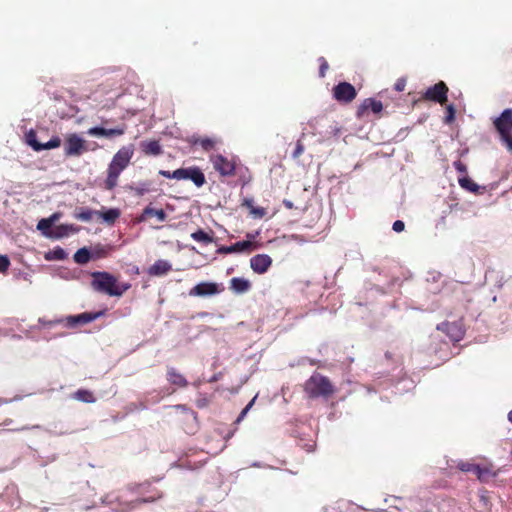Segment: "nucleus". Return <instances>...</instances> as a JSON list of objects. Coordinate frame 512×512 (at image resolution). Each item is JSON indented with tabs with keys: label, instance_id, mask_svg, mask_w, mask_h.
Returning <instances> with one entry per match:
<instances>
[{
	"label": "nucleus",
	"instance_id": "f257e3e1",
	"mask_svg": "<svg viewBox=\"0 0 512 512\" xmlns=\"http://www.w3.org/2000/svg\"><path fill=\"white\" fill-rule=\"evenodd\" d=\"M134 154V148L132 145L123 146L113 156L108 169L107 178L105 180V186L108 190H112L116 187L118 177L122 171L129 165Z\"/></svg>",
	"mask_w": 512,
	"mask_h": 512
},
{
	"label": "nucleus",
	"instance_id": "f03ea898",
	"mask_svg": "<svg viewBox=\"0 0 512 512\" xmlns=\"http://www.w3.org/2000/svg\"><path fill=\"white\" fill-rule=\"evenodd\" d=\"M92 277V287L110 296H121L131 286L129 283H118L117 279L107 272H95Z\"/></svg>",
	"mask_w": 512,
	"mask_h": 512
},
{
	"label": "nucleus",
	"instance_id": "7ed1b4c3",
	"mask_svg": "<svg viewBox=\"0 0 512 512\" xmlns=\"http://www.w3.org/2000/svg\"><path fill=\"white\" fill-rule=\"evenodd\" d=\"M494 124L502 141L506 144L507 148L512 151V109H505L502 114L495 119Z\"/></svg>",
	"mask_w": 512,
	"mask_h": 512
},
{
	"label": "nucleus",
	"instance_id": "20e7f679",
	"mask_svg": "<svg viewBox=\"0 0 512 512\" xmlns=\"http://www.w3.org/2000/svg\"><path fill=\"white\" fill-rule=\"evenodd\" d=\"M305 389L311 396L328 395L332 393L331 384L321 375H313L307 381Z\"/></svg>",
	"mask_w": 512,
	"mask_h": 512
},
{
	"label": "nucleus",
	"instance_id": "39448f33",
	"mask_svg": "<svg viewBox=\"0 0 512 512\" xmlns=\"http://www.w3.org/2000/svg\"><path fill=\"white\" fill-rule=\"evenodd\" d=\"M172 178L177 180H191L197 187L205 183V176L197 167L180 168L172 172Z\"/></svg>",
	"mask_w": 512,
	"mask_h": 512
},
{
	"label": "nucleus",
	"instance_id": "423d86ee",
	"mask_svg": "<svg viewBox=\"0 0 512 512\" xmlns=\"http://www.w3.org/2000/svg\"><path fill=\"white\" fill-rule=\"evenodd\" d=\"M87 151L86 141L78 134H69L66 136L64 152L66 156H79Z\"/></svg>",
	"mask_w": 512,
	"mask_h": 512
},
{
	"label": "nucleus",
	"instance_id": "0eeeda50",
	"mask_svg": "<svg viewBox=\"0 0 512 512\" xmlns=\"http://www.w3.org/2000/svg\"><path fill=\"white\" fill-rule=\"evenodd\" d=\"M224 290L222 284L216 282H200L190 289L189 295L192 297H206L221 293Z\"/></svg>",
	"mask_w": 512,
	"mask_h": 512
},
{
	"label": "nucleus",
	"instance_id": "6e6552de",
	"mask_svg": "<svg viewBox=\"0 0 512 512\" xmlns=\"http://www.w3.org/2000/svg\"><path fill=\"white\" fill-rule=\"evenodd\" d=\"M213 167L223 176H230L235 171V162L233 159H228L223 155H213L210 158Z\"/></svg>",
	"mask_w": 512,
	"mask_h": 512
},
{
	"label": "nucleus",
	"instance_id": "1a4fd4ad",
	"mask_svg": "<svg viewBox=\"0 0 512 512\" xmlns=\"http://www.w3.org/2000/svg\"><path fill=\"white\" fill-rule=\"evenodd\" d=\"M26 139L28 145L31 146L35 151L54 149L61 145V140L57 136L52 137L45 144L39 143L36 139V133L34 131H29L26 135Z\"/></svg>",
	"mask_w": 512,
	"mask_h": 512
},
{
	"label": "nucleus",
	"instance_id": "9d476101",
	"mask_svg": "<svg viewBox=\"0 0 512 512\" xmlns=\"http://www.w3.org/2000/svg\"><path fill=\"white\" fill-rule=\"evenodd\" d=\"M333 96L339 102H351L356 97V90L351 84L342 82L334 87Z\"/></svg>",
	"mask_w": 512,
	"mask_h": 512
},
{
	"label": "nucleus",
	"instance_id": "9b49d317",
	"mask_svg": "<svg viewBox=\"0 0 512 512\" xmlns=\"http://www.w3.org/2000/svg\"><path fill=\"white\" fill-rule=\"evenodd\" d=\"M448 88L444 82H439L427 89L425 98L443 104L447 100Z\"/></svg>",
	"mask_w": 512,
	"mask_h": 512
},
{
	"label": "nucleus",
	"instance_id": "f8f14e48",
	"mask_svg": "<svg viewBox=\"0 0 512 512\" xmlns=\"http://www.w3.org/2000/svg\"><path fill=\"white\" fill-rule=\"evenodd\" d=\"M272 265V259L267 254H257L250 259V267L257 274H263Z\"/></svg>",
	"mask_w": 512,
	"mask_h": 512
},
{
	"label": "nucleus",
	"instance_id": "ddd939ff",
	"mask_svg": "<svg viewBox=\"0 0 512 512\" xmlns=\"http://www.w3.org/2000/svg\"><path fill=\"white\" fill-rule=\"evenodd\" d=\"M258 248H259L258 244L253 243L250 240H245V241L237 242L228 247H223L221 249V251L224 253H241V252H245V251H248V252L254 251Z\"/></svg>",
	"mask_w": 512,
	"mask_h": 512
},
{
	"label": "nucleus",
	"instance_id": "4468645a",
	"mask_svg": "<svg viewBox=\"0 0 512 512\" xmlns=\"http://www.w3.org/2000/svg\"><path fill=\"white\" fill-rule=\"evenodd\" d=\"M87 133L90 136H103V137H112V136H120L125 133V127H117L112 129H105L102 127H92Z\"/></svg>",
	"mask_w": 512,
	"mask_h": 512
},
{
	"label": "nucleus",
	"instance_id": "2eb2a0df",
	"mask_svg": "<svg viewBox=\"0 0 512 512\" xmlns=\"http://www.w3.org/2000/svg\"><path fill=\"white\" fill-rule=\"evenodd\" d=\"M438 328L446 332L453 341L461 340L464 334L462 326L458 323H443Z\"/></svg>",
	"mask_w": 512,
	"mask_h": 512
},
{
	"label": "nucleus",
	"instance_id": "dca6fc26",
	"mask_svg": "<svg viewBox=\"0 0 512 512\" xmlns=\"http://www.w3.org/2000/svg\"><path fill=\"white\" fill-rule=\"evenodd\" d=\"M79 228L73 224H61L53 228L51 239H61L75 234Z\"/></svg>",
	"mask_w": 512,
	"mask_h": 512
},
{
	"label": "nucleus",
	"instance_id": "f3484780",
	"mask_svg": "<svg viewBox=\"0 0 512 512\" xmlns=\"http://www.w3.org/2000/svg\"><path fill=\"white\" fill-rule=\"evenodd\" d=\"M102 315V312L98 313H82L76 316H70L67 318V325L76 326L78 324H86Z\"/></svg>",
	"mask_w": 512,
	"mask_h": 512
},
{
	"label": "nucleus",
	"instance_id": "a211bd4d",
	"mask_svg": "<svg viewBox=\"0 0 512 512\" xmlns=\"http://www.w3.org/2000/svg\"><path fill=\"white\" fill-rule=\"evenodd\" d=\"M171 269L172 265L169 261L160 259L148 268V274L151 276H162L167 274Z\"/></svg>",
	"mask_w": 512,
	"mask_h": 512
},
{
	"label": "nucleus",
	"instance_id": "6ab92c4d",
	"mask_svg": "<svg viewBox=\"0 0 512 512\" xmlns=\"http://www.w3.org/2000/svg\"><path fill=\"white\" fill-rule=\"evenodd\" d=\"M149 217H155L158 221L163 222L166 220L167 215L163 209H155L152 206H147L141 216L139 217V222L146 221Z\"/></svg>",
	"mask_w": 512,
	"mask_h": 512
},
{
	"label": "nucleus",
	"instance_id": "aec40b11",
	"mask_svg": "<svg viewBox=\"0 0 512 512\" xmlns=\"http://www.w3.org/2000/svg\"><path fill=\"white\" fill-rule=\"evenodd\" d=\"M250 282L244 278H232L230 281L231 289L236 293H244L250 289Z\"/></svg>",
	"mask_w": 512,
	"mask_h": 512
},
{
	"label": "nucleus",
	"instance_id": "412c9836",
	"mask_svg": "<svg viewBox=\"0 0 512 512\" xmlns=\"http://www.w3.org/2000/svg\"><path fill=\"white\" fill-rule=\"evenodd\" d=\"M120 210L118 208H110L104 212L98 211V215L104 222L113 224L120 217Z\"/></svg>",
	"mask_w": 512,
	"mask_h": 512
},
{
	"label": "nucleus",
	"instance_id": "4be33fe9",
	"mask_svg": "<svg viewBox=\"0 0 512 512\" xmlns=\"http://www.w3.org/2000/svg\"><path fill=\"white\" fill-rule=\"evenodd\" d=\"M382 103L380 101H376L373 99H366L359 109V114H362L365 110H371L374 113H379L382 111Z\"/></svg>",
	"mask_w": 512,
	"mask_h": 512
},
{
	"label": "nucleus",
	"instance_id": "5701e85b",
	"mask_svg": "<svg viewBox=\"0 0 512 512\" xmlns=\"http://www.w3.org/2000/svg\"><path fill=\"white\" fill-rule=\"evenodd\" d=\"M141 148L147 155H159L161 153V146L158 141L143 142Z\"/></svg>",
	"mask_w": 512,
	"mask_h": 512
},
{
	"label": "nucleus",
	"instance_id": "b1692460",
	"mask_svg": "<svg viewBox=\"0 0 512 512\" xmlns=\"http://www.w3.org/2000/svg\"><path fill=\"white\" fill-rule=\"evenodd\" d=\"M52 226L53 224L47 218H43L38 222L37 229L42 233L43 236L51 238L53 232Z\"/></svg>",
	"mask_w": 512,
	"mask_h": 512
},
{
	"label": "nucleus",
	"instance_id": "393cba45",
	"mask_svg": "<svg viewBox=\"0 0 512 512\" xmlns=\"http://www.w3.org/2000/svg\"><path fill=\"white\" fill-rule=\"evenodd\" d=\"M66 257H67V253L65 252L64 249H62L60 247L54 248L45 254V259L48 261L64 260Z\"/></svg>",
	"mask_w": 512,
	"mask_h": 512
},
{
	"label": "nucleus",
	"instance_id": "a878e982",
	"mask_svg": "<svg viewBox=\"0 0 512 512\" xmlns=\"http://www.w3.org/2000/svg\"><path fill=\"white\" fill-rule=\"evenodd\" d=\"M74 260L78 264H85L90 260V252L87 248H81L74 254Z\"/></svg>",
	"mask_w": 512,
	"mask_h": 512
},
{
	"label": "nucleus",
	"instance_id": "bb28decb",
	"mask_svg": "<svg viewBox=\"0 0 512 512\" xmlns=\"http://www.w3.org/2000/svg\"><path fill=\"white\" fill-rule=\"evenodd\" d=\"M459 184L462 188L471 192H477L479 189V186L468 177L460 178Z\"/></svg>",
	"mask_w": 512,
	"mask_h": 512
},
{
	"label": "nucleus",
	"instance_id": "cd10ccee",
	"mask_svg": "<svg viewBox=\"0 0 512 512\" xmlns=\"http://www.w3.org/2000/svg\"><path fill=\"white\" fill-rule=\"evenodd\" d=\"M168 379L171 383L178 386H184L186 384L184 377L173 370L168 372Z\"/></svg>",
	"mask_w": 512,
	"mask_h": 512
},
{
	"label": "nucleus",
	"instance_id": "c85d7f7f",
	"mask_svg": "<svg viewBox=\"0 0 512 512\" xmlns=\"http://www.w3.org/2000/svg\"><path fill=\"white\" fill-rule=\"evenodd\" d=\"M94 215H98V211L84 209L75 214V218L81 221H90Z\"/></svg>",
	"mask_w": 512,
	"mask_h": 512
},
{
	"label": "nucleus",
	"instance_id": "c756f323",
	"mask_svg": "<svg viewBox=\"0 0 512 512\" xmlns=\"http://www.w3.org/2000/svg\"><path fill=\"white\" fill-rule=\"evenodd\" d=\"M191 237L197 242L209 243L212 241V238L203 230L192 233Z\"/></svg>",
	"mask_w": 512,
	"mask_h": 512
},
{
	"label": "nucleus",
	"instance_id": "7c9ffc66",
	"mask_svg": "<svg viewBox=\"0 0 512 512\" xmlns=\"http://www.w3.org/2000/svg\"><path fill=\"white\" fill-rule=\"evenodd\" d=\"M75 398L83 402H93L94 397L91 392L87 390H79L75 393Z\"/></svg>",
	"mask_w": 512,
	"mask_h": 512
},
{
	"label": "nucleus",
	"instance_id": "2f4dec72",
	"mask_svg": "<svg viewBox=\"0 0 512 512\" xmlns=\"http://www.w3.org/2000/svg\"><path fill=\"white\" fill-rule=\"evenodd\" d=\"M473 473L477 475V477L482 480L485 476L490 473L488 468H482L479 465L475 464Z\"/></svg>",
	"mask_w": 512,
	"mask_h": 512
},
{
	"label": "nucleus",
	"instance_id": "473e14b6",
	"mask_svg": "<svg viewBox=\"0 0 512 512\" xmlns=\"http://www.w3.org/2000/svg\"><path fill=\"white\" fill-rule=\"evenodd\" d=\"M474 463L468 462V461H460L457 464V467L464 472H473L474 470Z\"/></svg>",
	"mask_w": 512,
	"mask_h": 512
},
{
	"label": "nucleus",
	"instance_id": "72a5a7b5",
	"mask_svg": "<svg viewBox=\"0 0 512 512\" xmlns=\"http://www.w3.org/2000/svg\"><path fill=\"white\" fill-rule=\"evenodd\" d=\"M217 143V141L215 139H210V138H203L199 141V144L205 149V150H210L212 149L215 144Z\"/></svg>",
	"mask_w": 512,
	"mask_h": 512
},
{
	"label": "nucleus",
	"instance_id": "f704fd0d",
	"mask_svg": "<svg viewBox=\"0 0 512 512\" xmlns=\"http://www.w3.org/2000/svg\"><path fill=\"white\" fill-rule=\"evenodd\" d=\"M455 119V108L453 105H448L446 108L445 122L452 123Z\"/></svg>",
	"mask_w": 512,
	"mask_h": 512
},
{
	"label": "nucleus",
	"instance_id": "c9c22d12",
	"mask_svg": "<svg viewBox=\"0 0 512 512\" xmlns=\"http://www.w3.org/2000/svg\"><path fill=\"white\" fill-rule=\"evenodd\" d=\"M250 213L256 218H262L265 215V209L261 207H251Z\"/></svg>",
	"mask_w": 512,
	"mask_h": 512
},
{
	"label": "nucleus",
	"instance_id": "e433bc0d",
	"mask_svg": "<svg viewBox=\"0 0 512 512\" xmlns=\"http://www.w3.org/2000/svg\"><path fill=\"white\" fill-rule=\"evenodd\" d=\"M10 265V261L7 256L0 255V272L7 270Z\"/></svg>",
	"mask_w": 512,
	"mask_h": 512
},
{
	"label": "nucleus",
	"instance_id": "4c0bfd02",
	"mask_svg": "<svg viewBox=\"0 0 512 512\" xmlns=\"http://www.w3.org/2000/svg\"><path fill=\"white\" fill-rule=\"evenodd\" d=\"M404 222L400 221V220H397L393 223V230L395 232H402L404 230Z\"/></svg>",
	"mask_w": 512,
	"mask_h": 512
},
{
	"label": "nucleus",
	"instance_id": "58836bf2",
	"mask_svg": "<svg viewBox=\"0 0 512 512\" xmlns=\"http://www.w3.org/2000/svg\"><path fill=\"white\" fill-rule=\"evenodd\" d=\"M303 150H304L303 145L300 142H298L297 145H296V149H295V151L293 153V156L294 157L300 156L303 153Z\"/></svg>",
	"mask_w": 512,
	"mask_h": 512
},
{
	"label": "nucleus",
	"instance_id": "ea45409f",
	"mask_svg": "<svg viewBox=\"0 0 512 512\" xmlns=\"http://www.w3.org/2000/svg\"><path fill=\"white\" fill-rule=\"evenodd\" d=\"M320 61H321L320 75L323 77L325 75V71L328 68V64L323 58H321Z\"/></svg>",
	"mask_w": 512,
	"mask_h": 512
},
{
	"label": "nucleus",
	"instance_id": "a19ab883",
	"mask_svg": "<svg viewBox=\"0 0 512 512\" xmlns=\"http://www.w3.org/2000/svg\"><path fill=\"white\" fill-rule=\"evenodd\" d=\"M61 213L59 212H56V213H53L50 217H48L47 219L52 223L54 224L55 222H57L60 218H61Z\"/></svg>",
	"mask_w": 512,
	"mask_h": 512
},
{
	"label": "nucleus",
	"instance_id": "79ce46f5",
	"mask_svg": "<svg viewBox=\"0 0 512 512\" xmlns=\"http://www.w3.org/2000/svg\"><path fill=\"white\" fill-rule=\"evenodd\" d=\"M455 168H456L458 171H460V172H465V171H466V168H465L464 164H463V163H461V162H456V163H455Z\"/></svg>",
	"mask_w": 512,
	"mask_h": 512
},
{
	"label": "nucleus",
	"instance_id": "37998d69",
	"mask_svg": "<svg viewBox=\"0 0 512 512\" xmlns=\"http://www.w3.org/2000/svg\"><path fill=\"white\" fill-rule=\"evenodd\" d=\"M405 82L404 81H398L395 85L396 90L402 91L404 90Z\"/></svg>",
	"mask_w": 512,
	"mask_h": 512
},
{
	"label": "nucleus",
	"instance_id": "c03bdc74",
	"mask_svg": "<svg viewBox=\"0 0 512 512\" xmlns=\"http://www.w3.org/2000/svg\"><path fill=\"white\" fill-rule=\"evenodd\" d=\"M249 411H246V407L242 410V412L240 413L239 417L237 418V422H240L242 421L245 416L247 415Z\"/></svg>",
	"mask_w": 512,
	"mask_h": 512
},
{
	"label": "nucleus",
	"instance_id": "a18cd8bd",
	"mask_svg": "<svg viewBox=\"0 0 512 512\" xmlns=\"http://www.w3.org/2000/svg\"><path fill=\"white\" fill-rule=\"evenodd\" d=\"M159 173L166 178H172V173L169 171L161 170Z\"/></svg>",
	"mask_w": 512,
	"mask_h": 512
},
{
	"label": "nucleus",
	"instance_id": "49530a36",
	"mask_svg": "<svg viewBox=\"0 0 512 512\" xmlns=\"http://www.w3.org/2000/svg\"><path fill=\"white\" fill-rule=\"evenodd\" d=\"M257 396H255L247 405H246V411H249L252 406L254 405L255 403V400H256Z\"/></svg>",
	"mask_w": 512,
	"mask_h": 512
},
{
	"label": "nucleus",
	"instance_id": "de8ad7c7",
	"mask_svg": "<svg viewBox=\"0 0 512 512\" xmlns=\"http://www.w3.org/2000/svg\"><path fill=\"white\" fill-rule=\"evenodd\" d=\"M256 235L254 234H247V240H250L254 243V239H255Z\"/></svg>",
	"mask_w": 512,
	"mask_h": 512
},
{
	"label": "nucleus",
	"instance_id": "09e8293b",
	"mask_svg": "<svg viewBox=\"0 0 512 512\" xmlns=\"http://www.w3.org/2000/svg\"><path fill=\"white\" fill-rule=\"evenodd\" d=\"M508 420L512 423V410L508 414Z\"/></svg>",
	"mask_w": 512,
	"mask_h": 512
},
{
	"label": "nucleus",
	"instance_id": "8fccbe9b",
	"mask_svg": "<svg viewBox=\"0 0 512 512\" xmlns=\"http://www.w3.org/2000/svg\"><path fill=\"white\" fill-rule=\"evenodd\" d=\"M146 191H147L146 189H140V190H138V193H139V194H143V193H144V192H146Z\"/></svg>",
	"mask_w": 512,
	"mask_h": 512
}]
</instances>
